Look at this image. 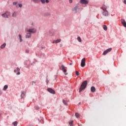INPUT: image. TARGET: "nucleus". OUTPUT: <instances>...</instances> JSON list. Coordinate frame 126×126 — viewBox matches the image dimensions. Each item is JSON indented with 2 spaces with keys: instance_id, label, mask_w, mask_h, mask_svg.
Here are the masks:
<instances>
[{
  "instance_id": "1",
  "label": "nucleus",
  "mask_w": 126,
  "mask_h": 126,
  "mask_svg": "<svg viewBox=\"0 0 126 126\" xmlns=\"http://www.w3.org/2000/svg\"><path fill=\"white\" fill-rule=\"evenodd\" d=\"M86 86H87V81H85L83 82L80 87L79 92L80 93L81 91H82V90L85 89V88H86Z\"/></svg>"
},
{
  "instance_id": "2",
  "label": "nucleus",
  "mask_w": 126,
  "mask_h": 126,
  "mask_svg": "<svg viewBox=\"0 0 126 126\" xmlns=\"http://www.w3.org/2000/svg\"><path fill=\"white\" fill-rule=\"evenodd\" d=\"M86 61V59L85 58H83L82 61H81V66H82V67H84V66H85V62Z\"/></svg>"
},
{
  "instance_id": "3",
  "label": "nucleus",
  "mask_w": 126,
  "mask_h": 126,
  "mask_svg": "<svg viewBox=\"0 0 126 126\" xmlns=\"http://www.w3.org/2000/svg\"><path fill=\"white\" fill-rule=\"evenodd\" d=\"M10 15V13L9 12H6V13L2 14V17H6V18H8L9 16Z\"/></svg>"
},
{
  "instance_id": "4",
  "label": "nucleus",
  "mask_w": 126,
  "mask_h": 126,
  "mask_svg": "<svg viewBox=\"0 0 126 126\" xmlns=\"http://www.w3.org/2000/svg\"><path fill=\"white\" fill-rule=\"evenodd\" d=\"M111 51H112V48L107 49V50L104 51L103 55L105 56V55H107L108 53H110Z\"/></svg>"
},
{
  "instance_id": "5",
  "label": "nucleus",
  "mask_w": 126,
  "mask_h": 126,
  "mask_svg": "<svg viewBox=\"0 0 126 126\" xmlns=\"http://www.w3.org/2000/svg\"><path fill=\"white\" fill-rule=\"evenodd\" d=\"M61 68L63 70L65 75H67V73L66 72V69H65L66 68L65 67H64L63 65H62L61 66Z\"/></svg>"
},
{
  "instance_id": "6",
  "label": "nucleus",
  "mask_w": 126,
  "mask_h": 126,
  "mask_svg": "<svg viewBox=\"0 0 126 126\" xmlns=\"http://www.w3.org/2000/svg\"><path fill=\"white\" fill-rule=\"evenodd\" d=\"M80 2L82 4H88L89 1L87 0H80Z\"/></svg>"
},
{
  "instance_id": "7",
  "label": "nucleus",
  "mask_w": 126,
  "mask_h": 126,
  "mask_svg": "<svg viewBox=\"0 0 126 126\" xmlns=\"http://www.w3.org/2000/svg\"><path fill=\"white\" fill-rule=\"evenodd\" d=\"M102 15L104 16H109V12L107 11V10H104L102 12Z\"/></svg>"
},
{
  "instance_id": "8",
  "label": "nucleus",
  "mask_w": 126,
  "mask_h": 126,
  "mask_svg": "<svg viewBox=\"0 0 126 126\" xmlns=\"http://www.w3.org/2000/svg\"><path fill=\"white\" fill-rule=\"evenodd\" d=\"M47 91H48V92H50V93H51L52 94H56V92L52 89L48 88L47 89Z\"/></svg>"
},
{
  "instance_id": "9",
  "label": "nucleus",
  "mask_w": 126,
  "mask_h": 126,
  "mask_svg": "<svg viewBox=\"0 0 126 126\" xmlns=\"http://www.w3.org/2000/svg\"><path fill=\"white\" fill-rule=\"evenodd\" d=\"M27 32H29V33H35V32H36V29H32L28 30Z\"/></svg>"
},
{
  "instance_id": "10",
  "label": "nucleus",
  "mask_w": 126,
  "mask_h": 126,
  "mask_svg": "<svg viewBox=\"0 0 126 126\" xmlns=\"http://www.w3.org/2000/svg\"><path fill=\"white\" fill-rule=\"evenodd\" d=\"M121 22H122L123 26H124V27L126 28V21L125 20V19H122L121 20Z\"/></svg>"
},
{
  "instance_id": "11",
  "label": "nucleus",
  "mask_w": 126,
  "mask_h": 126,
  "mask_svg": "<svg viewBox=\"0 0 126 126\" xmlns=\"http://www.w3.org/2000/svg\"><path fill=\"white\" fill-rule=\"evenodd\" d=\"M62 41V39H58L57 40H54L53 41V44H57V43H60Z\"/></svg>"
},
{
  "instance_id": "12",
  "label": "nucleus",
  "mask_w": 126,
  "mask_h": 126,
  "mask_svg": "<svg viewBox=\"0 0 126 126\" xmlns=\"http://www.w3.org/2000/svg\"><path fill=\"white\" fill-rule=\"evenodd\" d=\"M77 9H78V7H75L72 9V11H74L75 13L77 12Z\"/></svg>"
},
{
  "instance_id": "13",
  "label": "nucleus",
  "mask_w": 126,
  "mask_h": 126,
  "mask_svg": "<svg viewBox=\"0 0 126 126\" xmlns=\"http://www.w3.org/2000/svg\"><path fill=\"white\" fill-rule=\"evenodd\" d=\"M107 7H107L106 5L103 4V5H102L101 8H102V9L103 10H106V9H107Z\"/></svg>"
},
{
  "instance_id": "14",
  "label": "nucleus",
  "mask_w": 126,
  "mask_h": 126,
  "mask_svg": "<svg viewBox=\"0 0 126 126\" xmlns=\"http://www.w3.org/2000/svg\"><path fill=\"white\" fill-rule=\"evenodd\" d=\"M26 38H31V33H30V32L27 33L26 35Z\"/></svg>"
},
{
  "instance_id": "15",
  "label": "nucleus",
  "mask_w": 126,
  "mask_h": 126,
  "mask_svg": "<svg viewBox=\"0 0 126 126\" xmlns=\"http://www.w3.org/2000/svg\"><path fill=\"white\" fill-rule=\"evenodd\" d=\"M91 91L94 93L95 92V91H96V89L94 87H92L91 88Z\"/></svg>"
},
{
  "instance_id": "16",
  "label": "nucleus",
  "mask_w": 126,
  "mask_h": 126,
  "mask_svg": "<svg viewBox=\"0 0 126 126\" xmlns=\"http://www.w3.org/2000/svg\"><path fill=\"white\" fill-rule=\"evenodd\" d=\"M17 71H18V73H17V75H19V74H20V68H19V67H17Z\"/></svg>"
},
{
  "instance_id": "17",
  "label": "nucleus",
  "mask_w": 126,
  "mask_h": 126,
  "mask_svg": "<svg viewBox=\"0 0 126 126\" xmlns=\"http://www.w3.org/2000/svg\"><path fill=\"white\" fill-rule=\"evenodd\" d=\"M6 46V44L4 43L2 45H1V49H3L4 48H5V46Z\"/></svg>"
},
{
  "instance_id": "18",
  "label": "nucleus",
  "mask_w": 126,
  "mask_h": 126,
  "mask_svg": "<svg viewBox=\"0 0 126 126\" xmlns=\"http://www.w3.org/2000/svg\"><path fill=\"white\" fill-rule=\"evenodd\" d=\"M7 88H8V86L7 85H5L3 87V90L5 91Z\"/></svg>"
},
{
  "instance_id": "19",
  "label": "nucleus",
  "mask_w": 126,
  "mask_h": 126,
  "mask_svg": "<svg viewBox=\"0 0 126 126\" xmlns=\"http://www.w3.org/2000/svg\"><path fill=\"white\" fill-rule=\"evenodd\" d=\"M103 28L104 30H105V31H107V26L104 25H103Z\"/></svg>"
},
{
  "instance_id": "20",
  "label": "nucleus",
  "mask_w": 126,
  "mask_h": 126,
  "mask_svg": "<svg viewBox=\"0 0 126 126\" xmlns=\"http://www.w3.org/2000/svg\"><path fill=\"white\" fill-rule=\"evenodd\" d=\"M32 1L34 2H36L37 3H39V2H40V0H32Z\"/></svg>"
},
{
  "instance_id": "21",
  "label": "nucleus",
  "mask_w": 126,
  "mask_h": 126,
  "mask_svg": "<svg viewBox=\"0 0 126 126\" xmlns=\"http://www.w3.org/2000/svg\"><path fill=\"white\" fill-rule=\"evenodd\" d=\"M17 124H18V123H17V121L14 122L13 123V126H17Z\"/></svg>"
},
{
  "instance_id": "22",
  "label": "nucleus",
  "mask_w": 126,
  "mask_h": 126,
  "mask_svg": "<svg viewBox=\"0 0 126 126\" xmlns=\"http://www.w3.org/2000/svg\"><path fill=\"white\" fill-rule=\"evenodd\" d=\"M49 15H50L49 13H45L44 14V16H49Z\"/></svg>"
},
{
  "instance_id": "23",
  "label": "nucleus",
  "mask_w": 126,
  "mask_h": 126,
  "mask_svg": "<svg viewBox=\"0 0 126 126\" xmlns=\"http://www.w3.org/2000/svg\"><path fill=\"white\" fill-rule=\"evenodd\" d=\"M19 36L20 38V42H22V37H21V35L19 34Z\"/></svg>"
},
{
  "instance_id": "24",
  "label": "nucleus",
  "mask_w": 126,
  "mask_h": 126,
  "mask_svg": "<svg viewBox=\"0 0 126 126\" xmlns=\"http://www.w3.org/2000/svg\"><path fill=\"white\" fill-rule=\"evenodd\" d=\"M63 103L64 105H65V106H67V103H66V102H65V100L63 99Z\"/></svg>"
},
{
  "instance_id": "25",
  "label": "nucleus",
  "mask_w": 126,
  "mask_h": 126,
  "mask_svg": "<svg viewBox=\"0 0 126 126\" xmlns=\"http://www.w3.org/2000/svg\"><path fill=\"white\" fill-rule=\"evenodd\" d=\"M41 3L42 4H44V3H46V1H45V0H40Z\"/></svg>"
},
{
  "instance_id": "26",
  "label": "nucleus",
  "mask_w": 126,
  "mask_h": 126,
  "mask_svg": "<svg viewBox=\"0 0 126 126\" xmlns=\"http://www.w3.org/2000/svg\"><path fill=\"white\" fill-rule=\"evenodd\" d=\"M13 17H16V12H14L12 14Z\"/></svg>"
},
{
  "instance_id": "27",
  "label": "nucleus",
  "mask_w": 126,
  "mask_h": 126,
  "mask_svg": "<svg viewBox=\"0 0 126 126\" xmlns=\"http://www.w3.org/2000/svg\"><path fill=\"white\" fill-rule=\"evenodd\" d=\"M72 124H73V121H71L69 123L70 126H72Z\"/></svg>"
},
{
  "instance_id": "28",
  "label": "nucleus",
  "mask_w": 126,
  "mask_h": 126,
  "mask_svg": "<svg viewBox=\"0 0 126 126\" xmlns=\"http://www.w3.org/2000/svg\"><path fill=\"white\" fill-rule=\"evenodd\" d=\"M77 40H78V42H81V38H80V37H77Z\"/></svg>"
},
{
  "instance_id": "29",
  "label": "nucleus",
  "mask_w": 126,
  "mask_h": 126,
  "mask_svg": "<svg viewBox=\"0 0 126 126\" xmlns=\"http://www.w3.org/2000/svg\"><path fill=\"white\" fill-rule=\"evenodd\" d=\"M22 94H21V97H22V98H23V97H24V95H25V94H24V93L23 92H22Z\"/></svg>"
},
{
  "instance_id": "30",
  "label": "nucleus",
  "mask_w": 126,
  "mask_h": 126,
  "mask_svg": "<svg viewBox=\"0 0 126 126\" xmlns=\"http://www.w3.org/2000/svg\"><path fill=\"white\" fill-rule=\"evenodd\" d=\"M75 116L77 117V118H79V114L77 113H75Z\"/></svg>"
},
{
  "instance_id": "31",
  "label": "nucleus",
  "mask_w": 126,
  "mask_h": 126,
  "mask_svg": "<svg viewBox=\"0 0 126 126\" xmlns=\"http://www.w3.org/2000/svg\"><path fill=\"white\" fill-rule=\"evenodd\" d=\"M76 75H77V76L79 75V72L77 71H76Z\"/></svg>"
},
{
  "instance_id": "32",
  "label": "nucleus",
  "mask_w": 126,
  "mask_h": 126,
  "mask_svg": "<svg viewBox=\"0 0 126 126\" xmlns=\"http://www.w3.org/2000/svg\"><path fill=\"white\" fill-rule=\"evenodd\" d=\"M45 2H46V3H49V2H50V1H49V0H45Z\"/></svg>"
},
{
  "instance_id": "33",
  "label": "nucleus",
  "mask_w": 126,
  "mask_h": 126,
  "mask_svg": "<svg viewBox=\"0 0 126 126\" xmlns=\"http://www.w3.org/2000/svg\"><path fill=\"white\" fill-rule=\"evenodd\" d=\"M13 4L14 5H16V4H17V2H14L13 3Z\"/></svg>"
},
{
  "instance_id": "34",
  "label": "nucleus",
  "mask_w": 126,
  "mask_h": 126,
  "mask_svg": "<svg viewBox=\"0 0 126 126\" xmlns=\"http://www.w3.org/2000/svg\"><path fill=\"white\" fill-rule=\"evenodd\" d=\"M34 108L35 110H39V107L38 106H35Z\"/></svg>"
},
{
  "instance_id": "35",
  "label": "nucleus",
  "mask_w": 126,
  "mask_h": 126,
  "mask_svg": "<svg viewBox=\"0 0 126 126\" xmlns=\"http://www.w3.org/2000/svg\"><path fill=\"white\" fill-rule=\"evenodd\" d=\"M69 3H72V0H69Z\"/></svg>"
},
{
  "instance_id": "36",
  "label": "nucleus",
  "mask_w": 126,
  "mask_h": 126,
  "mask_svg": "<svg viewBox=\"0 0 126 126\" xmlns=\"http://www.w3.org/2000/svg\"><path fill=\"white\" fill-rule=\"evenodd\" d=\"M19 7H21L22 6V4H19Z\"/></svg>"
},
{
  "instance_id": "37",
  "label": "nucleus",
  "mask_w": 126,
  "mask_h": 126,
  "mask_svg": "<svg viewBox=\"0 0 126 126\" xmlns=\"http://www.w3.org/2000/svg\"><path fill=\"white\" fill-rule=\"evenodd\" d=\"M124 2L125 4H126V0H124Z\"/></svg>"
},
{
  "instance_id": "38",
  "label": "nucleus",
  "mask_w": 126,
  "mask_h": 126,
  "mask_svg": "<svg viewBox=\"0 0 126 126\" xmlns=\"http://www.w3.org/2000/svg\"><path fill=\"white\" fill-rule=\"evenodd\" d=\"M46 82H47V84H48L49 83V80H47Z\"/></svg>"
},
{
  "instance_id": "39",
  "label": "nucleus",
  "mask_w": 126,
  "mask_h": 126,
  "mask_svg": "<svg viewBox=\"0 0 126 126\" xmlns=\"http://www.w3.org/2000/svg\"><path fill=\"white\" fill-rule=\"evenodd\" d=\"M26 53H29V50H26Z\"/></svg>"
},
{
  "instance_id": "40",
  "label": "nucleus",
  "mask_w": 126,
  "mask_h": 126,
  "mask_svg": "<svg viewBox=\"0 0 126 126\" xmlns=\"http://www.w3.org/2000/svg\"><path fill=\"white\" fill-rule=\"evenodd\" d=\"M72 64V63H69V65H71Z\"/></svg>"
},
{
  "instance_id": "41",
  "label": "nucleus",
  "mask_w": 126,
  "mask_h": 126,
  "mask_svg": "<svg viewBox=\"0 0 126 126\" xmlns=\"http://www.w3.org/2000/svg\"><path fill=\"white\" fill-rule=\"evenodd\" d=\"M14 72H16V70H14Z\"/></svg>"
},
{
  "instance_id": "42",
  "label": "nucleus",
  "mask_w": 126,
  "mask_h": 126,
  "mask_svg": "<svg viewBox=\"0 0 126 126\" xmlns=\"http://www.w3.org/2000/svg\"><path fill=\"white\" fill-rule=\"evenodd\" d=\"M32 83H36V82H32Z\"/></svg>"
}]
</instances>
